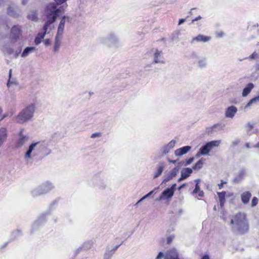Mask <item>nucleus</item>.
I'll list each match as a JSON object with an SVG mask.
<instances>
[{
  "label": "nucleus",
  "instance_id": "1",
  "mask_svg": "<svg viewBox=\"0 0 259 259\" xmlns=\"http://www.w3.org/2000/svg\"><path fill=\"white\" fill-rule=\"evenodd\" d=\"M66 6L57 8L56 6L53 3H50L45 8V15L47 18L45 22L42 30L44 32L47 33L49 27L54 23L60 12L64 11V8Z\"/></svg>",
  "mask_w": 259,
  "mask_h": 259
},
{
  "label": "nucleus",
  "instance_id": "2",
  "mask_svg": "<svg viewBox=\"0 0 259 259\" xmlns=\"http://www.w3.org/2000/svg\"><path fill=\"white\" fill-rule=\"evenodd\" d=\"M230 225L233 229L240 233H244L248 230L249 226L246 216L243 213H238L231 220Z\"/></svg>",
  "mask_w": 259,
  "mask_h": 259
},
{
  "label": "nucleus",
  "instance_id": "3",
  "mask_svg": "<svg viewBox=\"0 0 259 259\" xmlns=\"http://www.w3.org/2000/svg\"><path fill=\"white\" fill-rule=\"evenodd\" d=\"M47 146L44 142H37L31 143L25 154V158H30L32 156H38L39 159L42 158L45 154Z\"/></svg>",
  "mask_w": 259,
  "mask_h": 259
},
{
  "label": "nucleus",
  "instance_id": "4",
  "mask_svg": "<svg viewBox=\"0 0 259 259\" xmlns=\"http://www.w3.org/2000/svg\"><path fill=\"white\" fill-rule=\"evenodd\" d=\"M35 106L31 104L23 109L16 117L17 123H24L30 120L33 116Z\"/></svg>",
  "mask_w": 259,
  "mask_h": 259
},
{
  "label": "nucleus",
  "instance_id": "5",
  "mask_svg": "<svg viewBox=\"0 0 259 259\" xmlns=\"http://www.w3.org/2000/svg\"><path fill=\"white\" fill-rule=\"evenodd\" d=\"M54 188V186L50 182H46L42 184L38 187L33 189L31 194L33 196L36 197L46 194Z\"/></svg>",
  "mask_w": 259,
  "mask_h": 259
},
{
  "label": "nucleus",
  "instance_id": "6",
  "mask_svg": "<svg viewBox=\"0 0 259 259\" xmlns=\"http://www.w3.org/2000/svg\"><path fill=\"white\" fill-rule=\"evenodd\" d=\"M221 141L220 140L212 141L207 143L200 148L196 154V157L198 158L201 155H207L213 147H218Z\"/></svg>",
  "mask_w": 259,
  "mask_h": 259
},
{
  "label": "nucleus",
  "instance_id": "7",
  "mask_svg": "<svg viewBox=\"0 0 259 259\" xmlns=\"http://www.w3.org/2000/svg\"><path fill=\"white\" fill-rule=\"evenodd\" d=\"M100 40L103 44L109 47L116 45L118 42V38L113 33H110L109 35L102 37Z\"/></svg>",
  "mask_w": 259,
  "mask_h": 259
},
{
  "label": "nucleus",
  "instance_id": "8",
  "mask_svg": "<svg viewBox=\"0 0 259 259\" xmlns=\"http://www.w3.org/2000/svg\"><path fill=\"white\" fill-rule=\"evenodd\" d=\"M7 14L14 18H18L21 14V10L17 6L12 4L7 8Z\"/></svg>",
  "mask_w": 259,
  "mask_h": 259
},
{
  "label": "nucleus",
  "instance_id": "9",
  "mask_svg": "<svg viewBox=\"0 0 259 259\" xmlns=\"http://www.w3.org/2000/svg\"><path fill=\"white\" fill-rule=\"evenodd\" d=\"M153 63H165L164 58L162 56V52L156 49L153 55Z\"/></svg>",
  "mask_w": 259,
  "mask_h": 259
},
{
  "label": "nucleus",
  "instance_id": "10",
  "mask_svg": "<svg viewBox=\"0 0 259 259\" xmlns=\"http://www.w3.org/2000/svg\"><path fill=\"white\" fill-rule=\"evenodd\" d=\"M180 169V166H176L170 171L168 172L164 177L162 183H166L175 177Z\"/></svg>",
  "mask_w": 259,
  "mask_h": 259
},
{
  "label": "nucleus",
  "instance_id": "11",
  "mask_svg": "<svg viewBox=\"0 0 259 259\" xmlns=\"http://www.w3.org/2000/svg\"><path fill=\"white\" fill-rule=\"evenodd\" d=\"M66 20H67V21H68V22H69L70 18L66 16H63L61 19V21H60L59 26L58 27L57 32L56 34L62 35H63V33L64 32Z\"/></svg>",
  "mask_w": 259,
  "mask_h": 259
},
{
  "label": "nucleus",
  "instance_id": "12",
  "mask_svg": "<svg viewBox=\"0 0 259 259\" xmlns=\"http://www.w3.org/2000/svg\"><path fill=\"white\" fill-rule=\"evenodd\" d=\"M174 195L173 192L168 188L164 190L159 198L156 199V201L166 200L171 198Z\"/></svg>",
  "mask_w": 259,
  "mask_h": 259
},
{
  "label": "nucleus",
  "instance_id": "13",
  "mask_svg": "<svg viewBox=\"0 0 259 259\" xmlns=\"http://www.w3.org/2000/svg\"><path fill=\"white\" fill-rule=\"evenodd\" d=\"M237 111V108L235 106H230L226 109L225 116L227 118H233Z\"/></svg>",
  "mask_w": 259,
  "mask_h": 259
},
{
  "label": "nucleus",
  "instance_id": "14",
  "mask_svg": "<svg viewBox=\"0 0 259 259\" xmlns=\"http://www.w3.org/2000/svg\"><path fill=\"white\" fill-rule=\"evenodd\" d=\"M62 38V35L60 34H56L55 37V40L53 46V51L55 53L59 52L60 48L61 45V40Z\"/></svg>",
  "mask_w": 259,
  "mask_h": 259
},
{
  "label": "nucleus",
  "instance_id": "15",
  "mask_svg": "<svg viewBox=\"0 0 259 259\" xmlns=\"http://www.w3.org/2000/svg\"><path fill=\"white\" fill-rule=\"evenodd\" d=\"M191 148V146H185L182 148L177 149L175 151V154L177 156H181L189 152Z\"/></svg>",
  "mask_w": 259,
  "mask_h": 259
},
{
  "label": "nucleus",
  "instance_id": "16",
  "mask_svg": "<svg viewBox=\"0 0 259 259\" xmlns=\"http://www.w3.org/2000/svg\"><path fill=\"white\" fill-rule=\"evenodd\" d=\"M21 33V26L17 25H14L11 29V35L12 37L17 39Z\"/></svg>",
  "mask_w": 259,
  "mask_h": 259
},
{
  "label": "nucleus",
  "instance_id": "17",
  "mask_svg": "<svg viewBox=\"0 0 259 259\" xmlns=\"http://www.w3.org/2000/svg\"><path fill=\"white\" fill-rule=\"evenodd\" d=\"M8 137L7 131L6 128H0V147L6 142Z\"/></svg>",
  "mask_w": 259,
  "mask_h": 259
},
{
  "label": "nucleus",
  "instance_id": "18",
  "mask_svg": "<svg viewBox=\"0 0 259 259\" xmlns=\"http://www.w3.org/2000/svg\"><path fill=\"white\" fill-rule=\"evenodd\" d=\"M211 37L210 36H207L199 34L196 37H193L191 43H193L195 41H202V42H207L210 40Z\"/></svg>",
  "mask_w": 259,
  "mask_h": 259
},
{
  "label": "nucleus",
  "instance_id": "19",
  "mask_svg": "<svg viewBox=\"0 0 259 259\" xmlns=\"http://www.w3.org/2000/svg\"><path fill=\"white\" fill-rule=\"evenodd\" d=\"M251 196V193L249 191H246L242 193L241 195V199L242 202L244 204H247L248 203L250 198Z\"/></svg>",
  "mask_w": 259,
  "mask_h": 259
},
{
  "label": "nucleus",
  "instance_id": "20",
  "mask_svg": "<svg viewBox=\"0 0 259 259\" xmlns=\"http://www.w3.org/2000/svg\"><path fill=\"white\" fill-rule=\"evenodd\" d=\"M36 50V48L34 47H27L24 50L21 54V57L25 58L27 57L30 53H33Z\"/></svg>",
  "mask_w": 259,
  "mask_h": 259
},
{
  "label": "nucleus",
  "instance_id": "21",
  "mask_svg": "<svg viewBox=\"0 0 259 259\" xmlns=\"http://www.w3.org/2000/svg\"><path fill=\"white\" fill-rule=\"evenodd\" d=\"M254 88V84L252 83H249L243 89L242 96L243 97H246L251 92L252 89Z\"/></svg>",
  "mask_w": 259,
  "mask_h": 259
},
{
  "label": "nucleus",
  "instance_id": "22",
  "mask_svg": "<svg viewBox=\"0 0 259 259\" xmlns=\"http://www.w3.org/2000/svg\"><path fill=\"white\" fill-rule=\"evenodd\" d=\"M23 131L21 130L19 133V138L18 141V146H22L28 140V137L23 135Z\"/></svg>",
  "mask_w": 259,
  "mask_h": 259
},
{
  "label": "nucleus",
  "instance_id": "23",
  "mask_svg": "<svg viewBox=\"0 0 259 259\" xmlns=\"http://www.w3.org/2000/svg\"><path fill=\"white\" fill-rule=\"evenodd\" d=\"M27 18L32 21H37L38 20L37 11L36 10L30 11L27 15Z\"/></svg>",
  "mask_w": 259,
  "mask_h": 259
},
{
  "label": "nucleus",
  "instance_id": "24",
  "mask_svg": "<svg viewBox=\"0 0 259 259\" xmlns=\"http://www.w3.org/2000/svg\"><path fill=\"white\" fill-rule=\"evenodd\" d=\"M46 34V32H44L38 33L34 39L35 44L36 45H39L41 42V40L45 37Z\"/></svg>",
  "mask_w": 259,
  "mask_h": 259
},
{
  "label": "nucleus",
  "instance_id": "25",
  "mask_svg": "<svg viewBox=\"0 0 259 259\" xmlns=\"http://www.w3.org/2000/svg\"><path fill=\"white\" fill-rule=\"evenodd\" d=\"M192 172V169L190 168H183L181 171V175L183 178L186 179Z\"/></svg>",
  "mask_w": 259,
  "mask_h": 259
},
{
  "label": "nucleus",
  "instance_id": "26",
  "mask_svg": "<svg viewBox=\"0 0 259 259\" xmlns=\"http://www.w3.org/2000/svg\"><path fill=\"white\" fill-rule=\"evenodd\" d=\"M218 194L219 200H220V205L222 207L224 204L225 201L226 192H219V193H218Z\"/></svg>",
  "mask_w": 259,
  "mask_h": 259
},
{
  "label": "nucleus",
  "instance_id": "27",
  "mask_svg": "<svg viewBox=\"0 0 259 259\" xmlns=\"http://www.w3.org/2000/svg\"><path fill=\"white\" fill-rule=\"evenodd\" d=\"M55 2V5L56 6V7L57 8V6H60V7H62L66 6L64 8V10L66 9V8L68 6V5L66 3V1L67 0H54Z\"/></svg>",
  "mask_w": 259,
  "mask_h": 259
},
{
  "label": "nucleus",
  "instance_id": "28",
  "mask_svg": "<svg viewBox=\"0 0 259 259\" xmlns=\"http://www.w3.org/2000/svg\"><path fill=\"white\" fill-rule=\"evenodd\" d=\"M55 2V5L56 6V7L57 8V6H60V7H62L66 6L64 8V10L66 9V8L68 6V5L66 3V1L67 0H54Z\"/></svg>",
  "mask_w": 259,
  "mask_h": 259
},
{
  "label": "nucleus",
  "instance_id": "29",
  "mask_svg": "<svg viewBox=\"0 0 259 259\" xmlns=\"http://www.w3.org/2000/svg\"><path fill=\"white\" fill-rule=\"evenodd\" d=\"M245 173L244 170L242 169L240 170L234 181L236 182H240L244 177Z\"/></svg>",
  "mask_w": 259,
  "mask_h": 259
},
{
  "label": "nucleus",
  "instance_id": "30",
  "mask_svg": "<svg viewBox=\"0 0 259 259\" xmlns=\"http://www.w3.org/2000/svg\"><path fill=\"white\" fill-rule=\"evenodd\" d=\"M259 102V97H255L251 99L246 104L245 108H247L251 106L253 104H257Z\"/></svg>",
  "mask_w": 259,
  "mask_h": 259
},
{
  "label": "nucleus",
  "instance_id": "31",
  "mask_svg": "<svg viewBox=\"0 0 259 259\" xmlns=\"http://www.w3.org/2000/svg\"><path fill=\"white\" fill-rule=\"evenodd\" d=\"M164 170V166L163 165H159L156 169V172L154 175V178H156L159 177L161 174L162 171Z\"/></svg>",
  "mask_w": 259,
  "mask_h": 259
},
{
  "label": "nucleus",
  "instance_id": "32",
  "mask_svg": "<svg viewBox=\"0 0 259 259\" xmlns=\"http://www.w3.org/2000/svg\"><path fill=\"white\" fill-rule=\"evenodd\" d=\"M198 66L200 68L205 67L207 65L206 59H202L198 61Z\"/></svg>",
  "mask_w": 259,
  "mask_h": 259
},
{
  "label": "nucleus",
  "instance_id": "33",
  "mask_svg": "<svg viewBox=\"0 0 259 259\" xmlns=\"http://www.w3.org/2000/svg\"><path fill=\"white\" fill-rule=\"evenodd\" d=\"M93 245V242L91 241L84 242L82 245V247L85 249H89L91 248Z\"/></svg>",
  "mask_w": 259,
  "mask_h": 259
},
{
  "label": "nucleus",
  "instance_id": "34",
  "mask_svg": "<svg viewBox=\"0 0 259 259\" xmlns=\"http://www.w3.org/2000/svg\"><path fill=\"white\" fill-rule=\"evenodd\" d=\"M170 150V148L167 147V145H166L160 149V151L162 154H166L168 153Z\"/></svg>",
  "mask_w": 259,
  "mask_h": 259
},
{
  "label": "nucleus",
  "instance_id": "35",
  "mask_svg": "<svg viewBox=\"0 0 259 259\" xmlns=\"http://www.w3.org/2000/svg\"><path fill=\"white\" fill-rule=\"evenodd\" d=\"M114 253L113 250H108L104 254V259H110Z\"/></svg>",
  "mask_w": 259,
  "mask_h": 259
},
{
  "label": "nucleus",
  "instance_id": "36",
  "mask_svg": "<svg viewBox=\"0 0 259 259\" xmlns=\"http://www.w3.org/2000/svg\"><path fill=\"white\" fill-rule=\"evenodd\" d=\"M199 181H200L199 179H197V180H195V182H196L197 183L195 185V188L192 192V193L194 194L197 193L198 192V191H200V187H199V186L198 185V183Z\"/></svg>",
  "mask_w": 259,
  "mask_h": 259
},
{
  "label": "nucleus",
  "instance_id": "37",
  "mask_svg": "<svg viewBox=\"0 0 259 259\" xmlns=\"http://www.w3.org/2000/svg\"><path fill=\"white\" fill-rule=\"evenodd\" d=\"M176 143V142L175 140H171L167 144V147L171 150L175 147Z\"/></svg>",
  "mask_w": 259,
  "mask_h": 259
},
{
  "label": "nucleus",
  "instance_id": "38",
  "mask_svg": "<svg viewBox=\"0 0 259 259\" xmlns=\"http://www.w3.org/2000/svg\"><path fill=\"white\" fill-rule=\"evenodd\" d=\"M203 166V163H196L195 165L193 166V169L198 170L202 168Z\"/></svg>",
  "mask_w": 259,
  "mask_h": 259
},
{
  "label": "nucleus",
  "instance_id": "39",
  "mask_svg": "<svg viewBox=\"0 0 259 259\" xmlns=\"http://www.w3.org/2000/svg\"><path fill=\"white\" fill-rule=\"evenodd\" d=\"M101 136H102V133H100V132H97V133H95L93 134L91 136V138H92V139H94V138H96L101 137Z\"/></svg>",
  "mask_w": 259,
  "mask_h": 259
},
{
  "label": "nucleus",
  "instance_id": "40",
  "mask_svg": "<svg viewBox=\"0 0 259 259\" xmlns=\"http://www.w3.org/2000/svg\"><path fill=\"white\" fill-rule=\"evenodd\" d=\"M257 203H258V199L256 197H254L252 198V201H251V206L254 207V206H256V204H257Z\"/></svg>",
  "mask_w": 259,
  "mask_h": 259
},
{
  "label": "nucleus",
  "instance_id": "41",
  "mask_svg": "<svg viewBox=\"0 0 259 259\" xmlns=\"http://www.w3.org/2000/svg\"><path fill=\"white\" fill-rule=\"evenodd\" d=\"M258 55L257 54L254 52H253L251 55H250L248 57V59L250 60L254 59L256 58H257Z\"/></svg>",
  "mask_w": 259,
  "mask_h": 259
},
{
  "label": "nucleus",
  "instance_id": "42",
  "mask_svg": "<svg viewBox=\"0 0 259 259\" xmlns=\"http://www.w3.org/2000/svg\"><path fill=\"white\" fill-rule=\"evenodd\" d=\"M21 51H22V48L21 47H20L19 48H18L15 52V58H17L19 55L20 54V53L21 52Z\"/></svg>",
  "mask_w": 259,
  "mask_h": 259
},
{
  "label": "nucleus",
  "instance_id": "43",
  "mask_svg": "<svg viewBox=\"0 0 259 259\" xmlns=\"http://www.w3.org/2000/svg\"><path fill=\"white\" fill-rule=\"evenodd\" d=\"M253 127H254L253 124H251L250 122H248L247 125H246L247 130H248V131H250L251 129H252L253 128Z\"/></svg>",
  "mask_w": 259,
  "mask_h": 259
},
{
  "label": "nucleus",
  "instance_id": "44",
  "mask_svg": "<svg viewBox=\"0 0 259 259\" xmlns=\"http://www.w3.org/2000/svg\"><path fill=\"white\" fill-rule=\"evenodd\" d=\"M154 190L151 191L150 192H149L148 194L145 195L144 197H142V199H145L146 198L149 197L151 195H152L154 193Z\"/></svg>",
  "mask_w": 259,
  "mask_h": 259
},
{
  "label": "nucleus",
  "instance_id": "45",
  "mask_svg": "<svg viewBox=\"0 0 259 259\" xmlns=\"http://www.w3.org/2000/svg\"><path fill=\"white\" fill-rule=\"evenodd\" d=\"M15 82L13 81V80H11V78H9L8 83H7V86L8 87H10L12 84H15Z\"/></svg>",
  "mask_w": 259,
  "mask_h": 259
},
{
  "label": "nucleus",
  "instance_id": "46",
  "mask_svg": "<svg viewBox=\"0 0 259 259\" xmlns=\"http://www.w3.org/2000/svg\"><path fill=\"white\" fill-rule=\"evenodd\" d=\"M44 44L46 47L49 46L51 45V41L49 39H46L44 41Z\"/></svg>",
  "mask_w": 259,
  "mask_h": 259
},
{
  "label": "nucleus",
  "instance_id": "47",
  "mask_svg": "<svg viewBox=\"0 0 259 259\" xmlns=\"http://www.w3.org/2000/svg\"><path fill=\"white\" fill-rule=\"evenodd\" d=\"M176 184H173L170 188H168L169 189H170L171 191H172L173 192V193L174 194V192L176 190Z\"/></svg>",
  "mask_w": 259,
  "mask_h": 259
},
{
  "label": "nucleus",
  "instance_id": "48",
  "mask_svg": "<svg viewBox=\"0 0 259 259\" xmlns=\"http://www.w3.org/2000/svg\"><path fill=\"white\" fill-rule=\"evenodd\" d=\"M163 256V253L161 252H160L155 259H161Z\"/></svg>",
  "mask_w": 259,
  "mask_h": 259
},
{
  "label": "nucleus",
  "instance_id": "49",
  "mask_svg": "<svg viewBox=\"0 0 259 259\" xmlns=\"http://www.w3.org/2000/svg\"><path fill=\"white\" fill-rule=\"evenodd\" d=\"M174 237L172 236H169L167 238L166 241L167 243L169 244L171 243V241L172 240Z\"/></svg>",
  "mask_w": 259,
  "mask_h": 259
},
{
  "label": "nucleus",
  "instance_id": "50",
  "mask_svg": "<svg viewBox=\"0 0 259 259\" xmlns=\"http://www.w3.org/2000/svg\"><path fill=\"white\" fill-rule=\"evenodd\" d=\"M201 18L202 17L200 16H198L192 21V23H193L195 21L200 20Z\"/></svg>",
  "mask_w": 259,
  "mask_h": 259
},
{
  "label": "nucleus",
  "instance_id": "51",
  "mask_svg": "<svg viewBox=\"0 0 259 259\" xmlns=\"http://www.w3.org/2000/svg\"><path fill=\"white\" fill-rule=\"evenodd\" d=\"M186 21V19H180L179 20V23H178V25H181L183 23H184Z\"/></svg>",
  "mask_w": 259,
  "mask_h": 259
},
{
  "label": "nucleus",
  "instance_id": "52",
  "mask_svg": "<svg viewBox=\"0 0 259 259\" xmlns=\"http://www.w3.org/2000/svg\"><path fill=\"white\" fill-rule=\"evenodd\" d=\"M28 1L29 0H22V4L23 5H25L28 3Z\"/></svg>",
  "mask_w": 259,
  "mask_h": 259
},
{
  "label": "nucleus",
  "instance_id": "53",
  "mask_svg": "<svg viewBox=\"0 0 259 259\" xmlns=\"http://www.w3.org/2000/svg\"><path fill=\"white\" fill-rule=\"evenodd\" d=\"M239 142H240L239 140H236V141H233L232 143L234 145L236 146L239 144Z\"/></svg>",
  "mask_w": 259,
  "mask_h": 259
},
{
  "label": "nucleus",
  "instance_id": "54",
  "mask_svg": "<svg viewBox=\"0 0 259 259\" xmlns=\"http://www.w3.org/2000/svg\"><path fill=\"white\" fill-rule=\"evenodd\" d=\"M198 195H199V196H200V197H202V196H203V194H204V193H203V191H200V190L199 191H198Z\"/></svg>",
  "mask_w": 259,
  "mask_h": 259
},
{
  "label": "nucleus",
  "instance_id": "55",
  "mask_svg": "<svg viewBox=\"0 0 259 259\" xmlns=\"http://www.w3.org/2000/svg\"><path fill=\"white\" fill-rule=\"evenodd\" d=\"M252 147L255 148H259V142L258 143H257L256 144H255L254 145H253L252 146Z\"/></svg>",
  "mask_w": 259,
  "mask_h": 259
},
{
  "label": "nucleus",
  "instance_id": "56",
  "mask_svg": "<svg viewBox=\"0 0 259 259\" xmlns=\"http://www.w3.org/2000/svg\"><path fill=\"white\" fill-rule=\"evenodd\" d=\"M194 160V157L190 158L188 160H187L186 162H193Z\"/></svg>",
  "mask_w": 259,
  "mask_h": 259
},
{
  "label": "nucleus",
  "instance_id": "57",
  "mask_svg": "<svg viewBox=\"0 0 259 259\" xmlns=\"http://www.w3.org/2000/svg\"><path fill=\"white\" fill-rule=\"evenodd\" d=\"M201 259H209V258L208 255H204V256L201 258Z\"/></svg>",
  "mask_w": 259,
  "mask_h": 259
},
{
  "label": "nucleus",
  "instance_id": "58",
  "mask_svg": "<svg viewBox=\"0 0 259 259\" xmlns=\"http://www.w3.org/2000/svg\"><path fill=\"white\" fill-rule=\"evenodd\" d=\"M119 246V245H117L113 249H112L111 250H113V252L114 253L115 250L118 248V247Z\"/></svg>",
  "mask_w": 259,
  "mask_h": 259
},
{
  "label": "nucleus",
  "instance_id": "59",
  "mask_svg": "<svg viewBox=\"0 0 259 259\" xmlns=\"http://www.w3.org/2000/svg\"><path fill=\"white\" fill-rule=\"evenodd\" d=\"M184 179H185L184 178H183V177H182V176L181 175V177H180V178L179 179V180H178V182H181V181H182V180H184Z\"/></svg>",
  "mask_w": 259,
  "mask_h": 259
},
{
  "label": "nucleus",
  "instance_id": "60",
  "mask_svg": "<svg viewBox=\"0 0 259 259\" xmlns=\"http://www.w3.org/2000/svg\"><path fill=\"white\" fill-rule=\"evenodd\" d=\"M245 146H246V147L247 148H251V147L250 146L249 144L248 143H246L245 144Z\"/></svg>",
  "mask_w": 259,
  "mask_h": 259
},
{
  "label": "nucleus",
  "instance_id": "61",
  "mask_svg": "<svg viewBox=\"0 0 259 259\" xmlns=\"http://www.w3.org/2000/svg\"><path fill=\"white\" fill-rule=\"evenodd\" d=\"M144 199H142V198L141 199H140L137 203H136V205H138L141 202H142L143 200H144Z\"/></svg>",
  "mask_w": 259,
  "mask_h": 259
},
{
  "label": "nucleus",
  "instance_id": "62",
  "mask_svg": "<svg viewBox=\"0 0 259 259\" xmlns=\"http://www.w3.org/2000/svg\"><path fill=\"white\" fill-rule=\"evenodd\" d=\"M223 35V33L221 32V33H219L217 34V36L218 37H221Z\"/></svg>",
  "mask_w": 259,
  "mask_h": 259
},
{
  "label": "nucleus",
  "instance_id": "63",
  "mask_svg": "<svg viewBox=\"0 0 259 259\" xmlns=\"http://www.w3.org/2000/svg\"><path fill=\"white\" fill-rule=\"evenodd\" d=\"M11 75H12V69H11L9 70V78H11Z\"/></svg>",
  "mask_w": 259,
  "mask_h": 259
},
{
  "label": "nucleus",
  "instance_id": "64",
  "mask_svg": "<svg viewBox=\"0 0 259 259\" xmlns=\"http://www.w3.org/2000/svg\"><path fill=\"white\" fill-rule=\"evenodd\" d=\"M223 183H222L221 184H219V185H219V189H221L222 188V187H223Z\"/></svg>",
  "mask_w": 259,
  "mask_h": 259
}]
</instances>
